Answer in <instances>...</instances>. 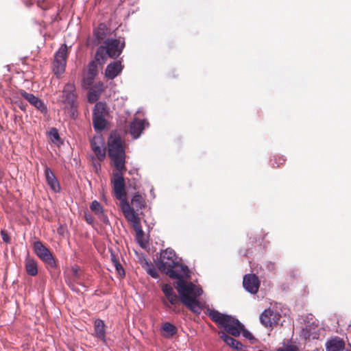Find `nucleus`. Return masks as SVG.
I'll list each match as a JSON object with an SVG mask.
<instances>
[{"instance_id": "nucleus-26", "label": "nucleus", "mask_w": 351, "mask_h": 351, "mask_svg": "<svg viewBox=\"0 0 351 351\" xmlns=\"http://www.w3.org/2000/svg\"><path fill=\"white\" fill-rule=\"evenodd\" d=\"M143 267L146 270L147 273L154 278H158V274L155 267L147 261L145 260V263H143Z\"/></svg>"}, {"instance_id": "nucleus-8", "label": "nucleus", "mask_w": 351, "mask_h": 351, "mask_svg": "<svg viewBox=\"0 0 351 351\" xmlns=\"http://www.w3.org/2000/svg\"><path fill=\"white\" fill-rule=\"evenodd\" d=\"M67 57L68 47L66 44H63L55 53L52 64L53 71L57 77H59L64 72Z\"/></svg>"}, {"instance_id": "nucleus-27", "label": "nucleus", "mask_w": 351, "mask_h": 351, "mask_svg": "<svg viewBox=\"0 0 351 351\" xmlns=\"http://www.w3.org/2000/svg\"><path fill=\"white\" fill-rule=\"evenodd\" d=\"M90 210L99 217L104 216V208L101 204L97 200H94L92 202L90 206Z\"/></svg>"}, {"instance_id": "nucleus-4", "label": "nucleus", "mask_w": 351, "mask_h": 351, "mask_svg": "<svg viewBox=\"0 0 351 351\" xmlns=\"http://www.w3.org/2000/svg\"><path fill=\"white\" fill-rule=\"evenodd\" d=\"M208 315L210 319L216 323L220 328H223L226 334L233 337H239L243 330V325L237 319L233 317L221 313L218 311L209 309Z\"/></svg>"}, {"instance_id": "nucleus-41", "label": "nucleus", "mask_w": 351, "mask_h": 351, "mask_svg": "<svg viewBox=\"0 0 351 351\" xmlns=\"http://www.w3.org/2000/svg\"><path fill=\"white\" fill-rule=\"evenodd\" d=\"M74 273H75V275H77V270H75Z\"/></svg>"}, {"instance_id": "nucleus-18", "label": "nucleus", "mask_w": 351, "mask_h": 351, "mask_svg": "<svg viewBox=\"0 0 351 351\" xmlns=\"http://www.w3.org/2000/svg\"><path fill=\"white\" fill-rule=\"evenodd\" d=\"M219 337L230 348L237 350H241L243 348V344L239 341L234 339L233 337L229 336L225 332L219 331L218 332Z\"/></svg>"}, {"instance_id": "nucleus-22", "label": "nucleus", "mask_w": 351, "mask_h": 351, "mask_svg": "<svg viewBox=\"0 0 351 351\" xmlns=\"http://www.w3.org/2000/svg\"><path fill=\"white\" fill-rule=\"evenodd\" d=\"M25 268L27 274L31 276H35L38 274V263L34 258L29 256L26 258Z\"/></svg>"}, {"instance_id": "nucleus-9", "label": "nucleus", "mask_w": 351, "mask_h": 351, "mask_svg": "<svg viewBox=\"0 0 351 351\" xmlns=\"http://www.w3.org/2000/svg\"><path fill=\"white\" fill-rule=\"evenodd\" d=\"M162 291L165 295V298L162 300L163 304L168 308L172 309L174 313H180L181 311L177 305L180 299L173 287L170 285L165 284L162 286Z\"/></svg>"}, {"instance_id": "nucleus-36", "label": "nucleus", "mask_w": 351, "mask_h": 351, "mask_svg": "<svg viewBox=\"0 0 351 351\" xmlns=\"http://www.w3.org/2000/svg\"><path fill=\"white\" fill-rule=\"evenodd\" d=\"M84 218H85L86 221L88 223L92 224L93 223L94 220H93V217L91 216V215L85 213Z\"/></svg>"}, {"instance_id": "nucleus-31", "label": "nucleus", "mask_w": 351, "mask_h": 351, "mask_svg": "<svg viewBox=\"0 0 351 351\" xmlns=\"http://www.w3.org/2000/svg\"><path fill=\"white\" fill-rule=\"evenodd\" d=\"M302 336L304 337V338L307 340V339H311V338L312 339H315L316 338V335H311V334H310V332H309V330H308V326H306L304 328L302 329Z\"/></svg>"}, {"instance_id": "nucleus-40", "label": "nucleus", "mask_w": 351, "mask_h": 351, "mask_svg": "<svg viewBox=\"0 0 351 351\" xmlns=\"http://www.w3.org/2000/svg\"><path fill=\"white\" fill-rule=\"evenodd\" d=\"M111 261L113 263L114 265H116V263H119L118 260H117L115 255L112 254H111Z\"/></svg>"}, {"instance_id": "nucleus-2", "label": "nucleus", "mask_w": 351, "mask_h": 351, "mask_svg": "<svg viewBox=\"0 0 351 351\" xmlns=\"http://www.w3.org/2000/svg\"><path fill=\"white\" fill-rule=\"evenodd\" d=\"M190 276V271L186 274L180 273L179 278H175L178 280L174 283L177 289L181 302L184 304L190 311L196 314L201 313V307L197 298L202 294V289L197 287L191 282H186L184 278Z\"/></svg>"}, {"instance_id": "nucleus-25", "label": "nucleus", "mask_w": 351, "mask_h": 351, "mask_svg": "<svg viewBox=\"0 0 351 351\" xmlns=\"http://www.w3.org/2000/svg\"><path fill=\"white\" fill-rule=\"evenodd\" d=\"M108 114L106 104L102 102H97L93 109V116L106 117Z\"/></svg>"}, {"instance_id": "nucleus-37", "label": "nucleus", "mask_w": 351, "mask_h": 351, "mask_svg": "<svg viewBox=\"0 0 351 351\" xmlns=\"http://www.w3.org/2000/svg\"><path fill=\"white\" fill-rule=\"evenodd\" d=\"M88 101L90 103H93V102L95 101L97 99L96 96H95V95L92 93H90L88 94Z\"/></svg>"}, {"instance_id": "nucleus-12", "label": "nucleus", "mask_w": 351, "mask_h": 351, "mask_svg": "<svg viewBox=\"0 0 351 351\" xmlns=\"http://www.w3.org/2000/svg\"><path fill=\"white\" fill-rule=\"evenodd\" d=\"M19 93L30 104L34 106L36 109L40 111L43 114H46L47 108L44 102L38 97H36L32 93H28L24 90H21Z\"/></svg>"}, {"instance_id": "nucleus-30", "label": "nucleus", "mask_w": 351, "mask_h": 351, "mask_svg": "<svg viewBox=\"0 0 351 351\" xmlns=\"http://www.w3.org/2000/svg\"><path fill=\"white\" fill-rule=\"evenodd\" d=\"M49 134L53 141H58L60 139L58 130L56 128H51Z\"/></svg>"}, {"instance_id": "nucleus-33", "label": "nucleus", "mask_w": 351, "mask_h": 351, "mask_svg": "<svg viewBox=\"0 0 351 351\" xmlns=\"http://www.w3.org/2000/svg\"><path fill=\"white\" fill-rule=\"evenodd\" d=\"M277 351H298V349L296 346L287 345L278 348Z\"/></svg>"}, {"instance_id": "nucleus-34", "label": "nucleus", "mask_w": 351, "mask_h": 351, "mask_svg": "<svg viewBox=\"0 0 351 351\" xmlns=\"http://www.w3.org/2000/svg\"><path fill=\"white\" fill-rule=\"evenodd\" d=\"M242 333H243V335L244 337H245L246 339H254V337L252 336V335L251 334L250 332H249L248 330L244 329V327L243 326V330H241Z\"/></svg>"}, {"instance_id": "nucleus-5", "label": "nucleus", "mask_w": 351, "mask_h": 351, "mask_svg": "<svg viewBox=\"0 0 351 351\" xmlns=\"http://www.w3.org/2000/svg\"><path fill=\"white\" fill-rule=\"evenodd\" d=\"M125 47L124 38H107L104 45H101L97 49L96 52L95 58L99 63L104 62L106 59V56L111 58H117L123 51Z\"/></svg>"}, {"instance_id": "nucleus-10", "label": "nucleus", "mask_w": 351, "mask_h": 351, "mask_svg": "<svg viewBox=\"0 0 351 351\" xmlns=\"http://www.w3.org/2000/svg\"><path fill=\"white\" fill-rule=\"evenodd\" d=\"M123 215L128 221L133 223V226L136 231V240L140 243V245L143 246L144 243L142 241V238L144 236V232L141 228V220L138 213H136L132 210L124 213Z\"/></svg>"}, {"instance_id": "nucleus-23", "label": "nucleus", "mask_w": 351, "mask_h": 351, "mask_svg": "<svg viewBox=\"0 0 351 351\" xmlns=\"http://www.w3.org/2000/svg\"><path fill=\"white\" fill-rule=\"evenodd\" d=\"M93 125L95 131L101 132L106 129L107 125V121L106 117L103 116H93Z\"/></svg>"}, {"instance_id": "nucleus-20", "label": "nucleus", "mask_w": 351, "mask_h": 351, "mask_svg": "<svg viewBox=\"0 0 351 351\" xmlns=\"http://www.w3.org/2000/svg\"><path fill=\"white\" fill-rule=\"evenodd\" d=\"M108 34V28L105 23H100L93 31V36L95 37L97 44L101 43Z\"/></svg>"}, {"instance_id": "nucleus-6", "label": "nucleus", "mask_w": 351, "mask_h": 351, "mask_svg": "<svg viewBox=\"0 0 351 351\" xmlns=\"http://www.w3.org/2000/svg\"><path fill=\"white\" fill-rule=\"evenodd\" d=\"M77 97L74 84L67 83L64 85L58 101L64 106L65 109H69L74 113L77 108Z\"/></svg>"}, {"instance_id": "nucleus-38", "label": "nucleus", "mask_w": 351, "mask_h": 351, "mask_svg": "<svg viewBox=\"0 0 351 351\" xmlns=\"http://www.w3.org/2000/svg\"><path fill=\"white\" fill-rule=\"evenodd\" d=\"M15 104H16L18 105V106L23 111L25 110V106L26 105L23 104V101H14Z\"/></svg>"}, {"instance_id": "nucleus-24", "label": "nucleus", "mask_w": 351, "mask_h": 351, "mask_svg": "<svg viewBox=\"0 0 351 351\" xmlns=\"http://www.w3.org/2000/svg\"><path fill=\"white\" fill-rule=\"evenodd\" d=\"M162 336L166 338H171L177 333V328L169 322H165L161 328Z\"/></svg>"}, {"instance_id": "nucleus-28", "label": "nucleus", "mask_w": 351, "mask_h": 351, "mask_svg": "<svg viewBox=\"0 0 351 351\" xmlns=\"http://www.w3.org/2000/svg\"><path fill=\"white\" fill-rule=\"evenodd\" d=\"M97 74V64L95 61H92L88 64V79L93 80Z\"/></svg>"}, {"instance_id": "nucleus-17", "label": "nucleus", "mask_w": 351, "mask_h": 351, "mask_svg": "<svg viewBox=\"0 0 351 351\" xmlns=\"http://www.w3.org/2000/svg\"><path fill=\"white\" fill-rule=\"evenodd\" d=\"M94 332L95 336L106 343V325L103 320L97 319L94 322Z\"/></svg>"}, {"instance_id": "nucleus-29", "label": "nucleus", "mask_w": 351, "mask_h": 351, "mask_svg": "<svg viewBox=\"0 0 351 351\" xmlns=\"http://www.w3.org/2000/svg\"><path fill=\"white\" fill-rule=\"evenodd\" d=\"M285 158L284 156H274V158L271 160V166L274 168H278L280 165H283L285 162Z\"/></svg>"}, {"instance_id": "nucleus-32", "label": "nucleus", "mask_w": 351, "mask_h": 351, "mask_svg": "<svg viewBox=\"0 0 351 351\" xmlns=\"http://www.w3.org/2000/svg\"><path fill=\"white\" fill-rule=\"evenodd\" d=\"M114 267L116 268V270L117 271V274L120 276V278H123L125 276V272L124 269L123 268L122 265L120 263H116V265H114Z\"/></svg>"}, {"instance_id": "nucleus-13", "label": "nucleus", "mask_w": 351, "mask_h": 351, "mask_svg": "<svg viewBox=\"0 0 351 351\" xmlns=\"http://www.w3.org/2000/svg\"><path fill=\"white\" fill-rule=\"evenodd\" d=\"M243 287L250 293L255 294L260 287V280L255 274H246L243 280Z\"/></svg>"}, {"instance_id": "nucleus-11", "label": "nucleus", "mask_w": 351, "mask_h": 351, "mask_svg": "<svg viewBox=\"0 0 351 351\" xmlns=\"http://www.w3.org/2000/svg\"><path fill=\"white\" fill-rule=\"evenodd\" d=\"M280 315L270 308L265 310L260 316L261 323L265 327H273L278 324Z\"/></svg>"}, {"instance_id": "nucleus-19", "label": "nucleus", "mask_w": 351, "mask_h": 351, "mask_svg": "<svg viewBox=\"0 0 351 351\" xmlns=\"http://www.w3.org/2000/svg\"><path fill=\"white\" fill-rule=\"evenodd\" d=\"M130 208L133 209V211L136 213V211L145 208L146 206V202L145 197H143L140 193H136L134 195L131 200Z\"/></svg>"}, {"instance_id": "nucleus-15", "label": "nucleus", "mask_w": 351, "mask_h": 351, "mask_svg": "<svg viewBox=\"0 0 351 351\" xmlns=\"http://www.w3.org/2000/svg\"><path fill=\"white\" fill-rule=\"evenodd\" d=\"M45 176L47 184L50 186L54 192H58L60 189V186L58 180L55 176L53 172L47 166L45 168Z\"/></svg>"}, {"instance_id": "nucleus-3", "label": "nucleus", "mask_w": 351, "mask_h": 351, "mask_svg": "<svg viewBox=\"0 0 351 351\" xmlns=\"http://www.w3.org/2000/svg\"><path fill=\"white\" fill-rule=\"evenodd\" d=\"M156 266L160 271L164 272L171 278H179L181 272L184 274L189 272L187 266L178 263L176 252L171 248L161 250Z\"/></svg>"}, {"instance_id": "nucleus-16", "label": "nucleus", "mask_w": 351, "mask_h": 351, "mask_svg": "<svg viewBox=\"0 0 351 351\" xmlns=\"http://www.w3.org/2000/svg\"><path fill=\"white\" fill-rule=\"evenodd\" d=\"M123 66L120 61H115L109 64L105 71V75L108 79L112 80L122 71Z\"/></svg>"}, {"instance_id": "nucleus-14", "label": "nucleus", "mask_w": 351, "mask_h": 351, "mask_svg": "<svg viewBox=\"0 0 351 351\" xmlns=\"http://www.w3.org/2000/svg\"><path fill=\"white\" fill-rule=\"evenodd\" d=\"M91 149L99 160H103L106 157L104 143L101 137H94L90 141Z\"/></svg>"}, {"instance_id": "nucleus-7", "label": "nucleus", "mask_w": 351, "mask_h": 351, "mask_svg": "<svg viewBox=\"0 0 351 351\" xmlns=\"http://www.w3.org/2000/svg\"><path fill=\"white\" fill-rule=\"evenodd\" d=\"M33 248L35 254L45 263L48 269L49 268L53 269L57 267L54 256L41 241H38L34 242Z\"/></svg>"}, {"instance_id": "nucleus-21", "label": "nucleus", "mask_w": 351, "mask_h": 351, "mask_svg": "<svg viewBox=\"0 0 351 351\" xmlns=\"http://www.w3.org/2000/svg\"><path fill=\"white\" fill-rule=\"evenodd\" d=\"M144 129L143 121L139 119H134L131 123L130 127V133L134 138H136L140 136L142 131Z\"/></svg>"}, {"instance_id": "nucleus-35", "label": "nucleus", "mask_w": 351, "mask_h": 351, "mask_svg": "<svg viewBox=\"0 0 351 351\" xmlns=\"http://www.w3.org/2000/svg\"><path fill=\"white\" fill-rule=\"evenodd\" d=\"M1 235L3 241H5V243H9L10 241V237L5 231H1Z\"/></svg>"}, {"instance_id": "nucleus-1", "label": "nucleus", "mask_w": 351, "mask_h": 351, "mask_svg": "<svg viewBox=\"0 0 351 351\" xmlns=\"http://www.w3.org/2000/svg\"><path fill=\"white\" fill-rule=\"evenodd\" d=\"M108 144V156L115 168L110 179L112 192L114 197L120 201V206L124 214L133 210L126 199L127 193L123 178V173L126 171L125 149L123 141L118 135H110Z\"/></svg>"}, {"instance_id": "nucleus-39", "label": "nucleus", "mask_w": 351, "mask_h": 351, "mask_svg": "<svg viewBox=\"0 0 351 351\" xmlns=\"http://www.w3.org/2000/svg\"><path fill=\"white\" fill-rule=\"evenodd\" d=\"M65 228L63 226H60L58 229H57V232L58 234H59L60 235H63L64 233V230Z\"/></svg>"}]
</instances>
